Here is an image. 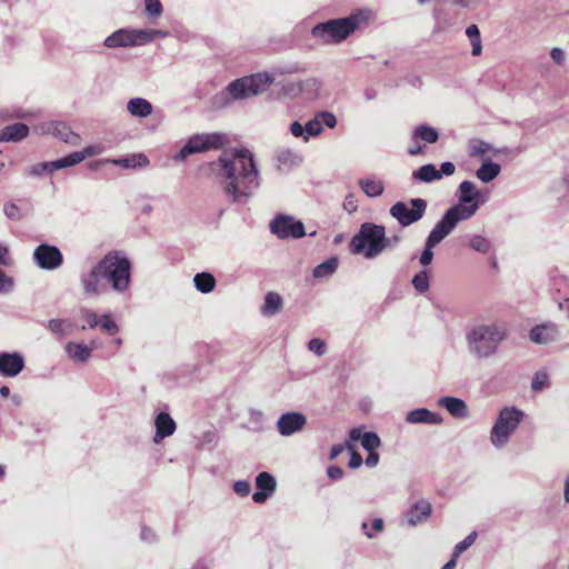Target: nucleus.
<instances>
[{
    "instance_id": "obj_1",
    "label": "nucleus",
    "mask_w": 569,
    "mask_h": 569,
    "mask_svg": "<svg viewBox=\"0 0 569 569\" xmlns=\"http://www.w3.org/2000/svg\"><path fill=\"white\" fill-rule=\"evenodd\" d=\"M207 168L209 176L232 203H247L260 187V172L252 152L247 148L224 150Z\"/></svg>"
},
{
    "instance_id": "obj_2",
    "label": "nucleus",
    "mask_w": 569,
    "mask_h": 569,
    "mask_svg": "<svg viewBox=\"0 0 569 569\" xmlns=\"http://www.w3.org/2000/svg\"><path fill=\"white\" fill-rule=\"evenodd\" d=\"M507 336V328L501 322L476 325L466 336L468 350L476 358H490L496 355Z\"/></svg>"
},
{
    "instance_id": "obj_3",
    "label": "nucleus",
    "mask_w": 569,
    "mask_h": 569,
    "mask_svg": "<svg viewBox=\"0 0 569 569\" xmlns=\"http://www.w3.org/2000/svg\"><path fill=\"white\" fill-rule=\"evenodd\" d=\"M367 19L368 14L359 10L345 18L317 23L311 29V36L322 44H339L360 28Z\"/></svg>"
},
{
    "instance_id": "obj_4",
    "label": "nucleus",
    "mask_w": 569,
    "mask_h": 569,
    "mask_svg": "<svg viewBox=\"0 0 569 569\" xmlns=\"http://www.w3.org/2000/svg\"><path fill=\"white\" fill-rule=\"evenodd\" d=\"M385 227L371 222L361 224L359 232L350 241V250L355 254L362 253L372 259L379 256L387 246Z\"/></svg>"
},
{
    "instance_id": "obj_5",
    "label": "nucleus",
    "mask_w": 569,
    "mask_h": 569,
    "mask_svg": "<svg viewBox=\"0 0 569 569\" xmlns=\"http://www.w3.org/2000/svg\"><path fill=\"white\" fill-rule=\"evenodd\" d=\"M99 270L114 291L123 293L129 289L131 262L127 257L110 252L99 261Z\"/></svg>"
},
{
    "instance_id": "obj_6",
    "label": "nucleus",
    "mask_w": 569,
    "mask_h": 569,
    "mask_svg": "<svg viewBox=\"0 0 569 569\" xmlns=\"http://www.w3.org/2000/svg\"><path fill=\"white\" fill-rule=\"evenodd\" d=\"M523 417L525 413L516 407L502 408L490 431L491 445L497 449L503 448Z\"/></svg>"
},
{
    "instance_id": "obj_7",
    "label": "nucleus",
    "mask_w": 569,
    "mask_h": 569,
    "mask_svg": "<svg viewBox=\"0 0 569 569\" xmlns=\"http://www.w3.org/2000/svg\"><path fill=\"white\" fill-rule=\"evenodd\" d=\"M229 142L228 136L221 132L193 134L187 140L180 151L173 156V160L182 162L191 154L221 149Z\"/></svg>"
},
{
    "instance_id": "obj_8",
    "label": "nucleus",
    "mask_w": 569,
    "mask_h": 569,
    "mask_svg": "<svg viewBox=\"0 0 569 569\" xmlns=\"http://www.w3.org/2000/svg\"><path fill=\"white\" fill-rule=\"evenodd\" d=\"M273 82V77L267 72H259L232 81L227 90L234 100L248 99L264 92Z\"/></svg>"
},
{
    "instance_id": "obj_9",
    "label": "nucleus",
    "mask_w": 569,
    "mask_h": 569,
    "mask_svg": "<svg viewBox=\"0 0 569 569\" xmlns=\"http://www.w3.org/2000/svg\"><path fill=\"white\" fill-rule=\"evenodd\" d=\"M427 207V201L421 198L399 201L393 203V218L401 227H409L423 218Z\"/></svg>"
},
{
    "instance_id": "obj_10",
    "label": "nucleus",
    "mask_w": 569,
    "mask_h": 569,
    "mask_svg": "<svg viewBox=\"0 0 569 569\" xmlns=\"http://www.w3.org/2000/svg\"><path fill=\"white\" fill-rule=\"evenodd\" d=\"M270 230L279 239L288 238H302L305 232V226L301 221L296 220L291 216L279 214L270 222Z\"/></svg>"
},
{
    "instance_id": "obj_11",
    "label": "nucleus",
    "mask_w": 569,
    "mask_h": 569,
    "mask_svg": "<svg viewBox=\"0 0 569 569\" xmlns=\"http://www.w3.org/2000/svg\"><path fill=\"white\" fill-rule=\"evenodd\" d=\"M34 263L43 270H56L63 263L60 249L48 243L39 244L33 251Z\"/></svg>"
},
{
    "instance_id": "obj_12",
    "label": "nucleus",
    "mask_w": 569,
    "mask_h": 569,
    "mask_svg": "<svg viewBox=\"0 0 569 569\" xmlns=\"http://www.w3.org/2000/svg\"><path fill=\"white\" fill-rule=\"evenodd\" d=\"M411 140L415 143L423 142L425 144H432L439 140V131L428 123H422L413 128ZM423 152V146L416 144L408 149L410 156H417Z\"/></svg>"
},
{
    "instance_id": "obj_13",
    "label": "nucleus",
    "mask_w": 569,
    "mask_h": 569,
    "mask_svg": "<svg viewBox=\"0 0 569 569\" xmlns=\"http://www.w3.org/2000/svg\"><path fill=\"white\" fill-rule=\"evenodd\" d=\"M432 511L431 503L426 499L416 501L407 511L401 526L416 527L429 520Z\"/></svg>"
},
{
    "instance_id": "obj_14",
    "label": "nucleus",
    "mask_w": 569,
    "mask_h": 569,
    "mask_svg": "<svg viewBox=\"0 0 569 569\" xmlns=\"http://www.w3.org/2000/svg\"><path fill=\"white\" fill-rule=\"evenodd\" d=\"M306 425L307 418L303 413L291 411L280 416L277 421V429L281 436L289 437L301 431Z\"/></svg>"
},
{
    "instance_id": "obj_15",
    "label": "nucleus",
    "mask_w": 569,
    "mask_h": 569,
    "mask_svg": "<svg viewBox=\"0 0 569 569\" xmlns=\"http://www.w3.org/2000/svg\"><path fill=\"white\" fill-rule=\"evenodd\" d=\"M24 368V359L18 352L0 353V375L3 377H16Z\"/></svg>"
},
{
    "instance_id": "obj_16",
    "label": "nucleus",
    "mask_w": 569,
    "mask_h": 569,
    "mask_svg": "<svg viewBox=\"0 0 569 569\" xmlns=\"http://www.w3.org/2000/svg\"><path fill=\"white\" fill-rule=\"evenodd\" d=\"M322 89V81L318 78H307L297 83H292L288 88V92L291 94L301 93L306 99L315 100L320 96Z\"/></svg>"
},
{
    "instance_id": "obj_17",
    "label": "nucleus",
    "mask_w": 569,
    "mask_h": 569,
    "mask_svg": "<svg viewBox=\"0 0 569 569\" xmlns=\"http://www.w3.org/2000/svg\"><path fill=\"white\" fill-rule=\"evenodd\" d=\"M530 340L538 345H549L559 337V329L552 322L536 326L530 330Z\"/></svg>"
},
{
    "instance_id": "obj_18",
    "label": "nucleus",
    "mask_w": 569,
    "mask_h": 569,
    "mask_svg": "<svg viewBox=\"0 0 569 569\" xmlns=\"http://www.w3.org/2000/svg\"><path fill=\"white\" fill-rule=\"evenodd\" d=\"M103 279L102 271L99 270V262L80 277L83 291L87 296H99L101 293L100 281Z\"/></svg>"
},
{
    "instance_id": "obj_19",
    "label": "nucleus",
    "mask_w": 569,
    "mask_h": 569,
    "mask_svg": "<svg viewBox=\"0 0 569 569\" xmlns=\"http://www.w3.org/2000/svg\"><path fill=\"white\" fill-rule=\"evenodd\" d=\"M274 160L278 170L288 171L302 162V156L290 148H278L274 151Z\"/></svg>"
},
{
    "instance_id": "obj_20",
    "label": "nucleus",
    "mask_w": 569,
    "mask_h": 569,
    "mask_svg": "<svg viewBox=\"0 0 569 569\" xmlns=\"http://www.w3.org/2000/svg\"><path fill=\"white\" fill-rule=\"evenodd\" d=\"M156 433L153 437L154 443H160L164 438L173 435L177 425L174 420L167 412H160L154 419Z\"/></svg>"
},
{
    "instance_id": "obj_21",
    "label": "nucleus",
    "mask_w": 569,
    "mask_h": 569,
    "mask_svg": "<svg viewBox=\"0 0 569 569\" xmlns=\"http://www.w3.org/2000/svg\"><path fill=\"white\" fill-rule=\"evenodd\" d=\"M457 226L446 213L442 218L436 223V226L430 231L429 239L430 246H437L446 237H448Z\"/></svg>"
},
{
    "instance_id": "obj_22",
    "label": "nucleus",
    "mask_w": 569,
    "mask_h": 569,
    "mask_svg": "<svg viewBox=\"0 0 569 569\" xmlns=\"http://www.w3.org/2000/svg\"><path fill=\"white\" fill-rule=\"evenodd\" d=\"M438 406L446 409L453 418L463 419L468 417V406L460 398L441 397L438 399Z\"/></svg>"
},
{
    "instance_id": "obj_23",
    "label": "nucleus",
    "mask_w": 569,
    "mask_h": 569,
    "mask_svg": "<svg viewBox=\"0 0 569 569\" xmlns=\"http://www.w3.org/2000/svg\"><path fill=\"white\" fill-rule=\"evenodd\" d=\"M406 421L412 425H440L443 421V419L437 412L430 411L426 408H418L407 413Z\"/></svg>"
},
{
    "instance_id": "obj_24",
    "label": "nucleus",
    "mask_w": 569,
    "mask_h": 569,
    "mask_svg": "<svg viewBox=\"0 0 569 569\" xmlns=\"http://www.w3.org/2000/svg\"><path fill=\"white\" fill-rule=\"evenodd\" d=\"M478 209L479 203L468 204L459 201L457 204L450 207L445 213L449 216L457 226L460 221L470 219Z\"/></svg>"
},
{
    "instance_id": "obj_25",
    "label": "nucleus",
    "mask_w": 569,
    "mask_h": 569,
    "mask_svg": "<svg viewBox=\"0 0 569 569\" xmlns=\"http://www.w3.org/2000/svg\"><path fill=\"white\" fill-rule=\"evenodd\" d=\"M132 47L152 42L156 38H167L168 31L158 29H131Z\"/></svg>"
},
{
    "instance_id": "obj_26",
    "label": "nucleus",
    "mask_w": 569,
    "mask_h": 569,
    "mask_svg": "<svg viewBox=\"0 0 569 569\" xmlns=\"http://www.w3.org/2000/svg\"><path fill=\"white\" fill-rule=\"evenodd\" d=\"M350 441H361V446L367 451H373L380 445V439L375 432H365L362 428H353L349 435Z\"/></svg>"
},
{
    "instance_id": "obj_27",
    "label": "nucleus",
    "mask_w": 569,
    "mask_h": 569,
    "mask_svg": "<svg viewBox=\"0 0 569 569\" xmlns=\"http://www.w3.org/2000/svg\"><path fill=\"white\" fill-rule=\"evenodd\" d=\"M29 133V127L24 123L17 122L4 127L0 130V142H19Z\"/></svg>"
},
{
    "instance_id": "obj_28",
    "label": "nucleus",
    "mask_w": 569,
    "mask_h": 569,
    "mask_svg": "<svg viewBox=\"0 0 569 569\" xmlns=\"http://www.w3.org/2000/svg\"><path fill=\"white\" fill-rule=\"evenodd\" d=\"M64 350L72 361L80 363H86L90 359L92 352L91 347L81 342L77 343L71 341L66 345Z\"/></svg>"
},
{
    "instance_id": "obj_29",
    "label": "nucleus",
    "mask_w": 569,
    "mask_h": 569,
    "mask_svg": "<svg viewBox=\"0 0 569 569\" xmlns=\"http://www.w3.org/2000/svg\"><path fill=\"white\" fill-rule=\"evenodd\" d=\"M127 111L136 118H147L153 111L152 104L144 98H132L127 102Z\"/></svg>"
},
{
    "instance_id": "obj_30",
    "label": "nucleus",
    "mask_w": 569,
    "mask_h": 569,
    "mask_svg": "<svg viewBox=\"0 0 569 569\" xmlns=\"http://www.w3.org/2000/svg\"><path fill=\"white\" fill-rule=\"evenodd\" d=\"M459 201L468 204L481 203V193L471 181H462L459 186Z\"/></svg>"
},
{
    "instance_id": "obj_31",
    "label": "nucleus",
    "mask_w": 569,
    "mask_h": 569,
    "mask_svg": "<svg viewBox=\"0 0 569 569\" xmlns=\"http://www.w3.org/2000/svg\"><path fill=\"white\" fill-rule=\"evenodd\" d=\"M104 46L108 48L132 47L131 29H120L106 38Z\"/></svg>"
},
{
    "instance_id": "obj_32",
    "label": "nucleus",
    "mask_w": 569,
    "mask_h": 569,
    "mask_svg": "<svg viewBox=\"0 0 569 569\" xmlns=\"http://www.w3.org/2000/svg\"><path fill=\"white\" fill-rule=\"evenodd\" d=\"M500 171V166L489 160L480 166V168L476 171V176L482 182L489 183L499 176Z\"/></svg>"
},
{
    "instance_id": "obj_33",
    "label": "nucleus",
    "mask_w": 569,
    "mask_h": 569,
    "mask_svg": "<svg viewBox=\"0 0 569 569\" xmlns=\"http://www.w3.org/2000/svg\"><path fill=\"white\" fill-rule=\"evenodd\" d=\"M31 207L29 199H19L17 202H7L3 206L4 214L12 220H19L22 217V210L27 211Z\"/></svg>"
},
{
    "instance_id": "obj_34",
    "label": "nucleus",
    "mask_w": 569,
    "mask_h": 569,
    "mask_svg": "<svg viewBox=\"0 0 569 569\" xmlns=\"http://www.w3.org/2000/svg\"><path fill=\"white\" fill-rule=\"evenodd\" d=\"M106 162H111L113 164L120 166L122 168H128V169L141 168V167H146L149 164L148 158L142 153L134 154V156L127 157V158H121V159H112V160L108 159V160H106Z\"/></svg>"
},
{
    "instance_id": "obj_35",
    "label": "nucleus",
    "mask_w": 569,
    "mask_h": 569,
    "mask_svg": "<svg viewBox=\"0 0 569 569\" xmlns=\"http://www.w3.org/2000/svg\"><path fill=\"white\" fill-rule=\"evenodd\" d=\"M412 176L413 179L427 183L441 179V172L431 163L420 167Z\"/></svg>"
},
{
    "instance_id": "obj_36",
    "label": "nucleus",
    "mask_w": 569,
    "mask_h": 569,
    "mask_svg": "<svg viewBox=\"0 0 569 569\" xmlns=\"http://www.w3.org/2000/svg\"><path fill=\"white\" fill-rule=\"evenodd\" d=\"M282 308V298L276 292H268L264 297V303L261 308V312L264 316H273L278 313Z\"/></svg>"
},
{
    "instance_id": "obj_37",
    "label": "nucleus",
    "mask_w": 569,
    "mask_h": 569,
    "mask_svg": "<svg viewBox=\"0 0 569 569\" xmlns=\"http://www.w3.org/2000/svg\"><path fill=\"white\" fill-rule=\"evenodd\" d=\"M385 530V521L381 518L363 520L361 531L368 539L377 538Z\"/></svg>"
},
{
    "instance_id": "obj_38",
    "label": "nucleus",
    "mask_w": 569,
    "mask_h": 569,
    "mask_svg": "<svg viewBox=\"0 0 569 569\" xmlns=\"http://www.w3.org/2000/svg\"><path fill=\"white\" fill-rule=\"evenodd\" d=\"M339 266V260L337 257H331L318 264L313 271L312 276L317 279L328 278L333 274Z\"/></svg>"
},
{
    "instance_id": "obj_39",
    "label": "nucleus",
    "mask_w": 569,
    "mask_h": 569,
    "mask_svg": "<svg viewBox=\"0 0 569 569\" xmlns=\"http://www.w3.org/2000/svg\"><path fill=\"white\" fill-rule=\"evenodd\" d=\"M47 328L58 337H64L74 330L73 323L68 319H51Z\"/></svg>"
},
{
    "instance_id": "obj_40",
    "label": "nucleus",
    "mask_w": 569,
    "mask_h": 569,
    "mask_svg": "<svg viewBox=\"0 0 569 569\" xmlns=\"http://www.w3.org/2000/svg\"><path fill=\"white\" fill-rule=\"evenodd\" d=\"M194 287L202 293H209L214 289L216 279L209 272L197 273L193 278Z\"/></svg>"
},
{
    "instance_id": "obj_41",
    "label": "nucleus",
    "mask_w": 569,
    "mask_h": 569,
    "mask_svg": "<svg viewBox=\"0 0 569 569\" xmlns=\"http://www.w3.org/2000/svg\"><path fill=\"white\" fill-rule=\"evenodd\" d=\"M466 36L470 40L472 50L471 54L473 57H479L482 52V41H481V34L480 30L477 24H470L466 29Z\"/></svg>"
},
{
    "instance_id": "obj_42",
    "label": "nucleus",
    "mask_w": 569,
    "mask_h": 569,
    "mask_svg": "<svg viewBox=\"0 0 569 569\" xmlns=\"http://www.w3.org/2000/svg\"><path fill=\"white\" fill-rule=\"evenodd\" d=\"M53 134L63 142H67L72 146H77L80 140V137L64 123H57L53 129Z\"/></svg>"
},
{
    "instance_id": "obj_43",
    "label": "nucleus",
    "mask_w": 569,
    "mask_h": 569,
    "mask_svg": "<svg viewBox=\"0 0 569 569\" xmlns=\"http://www.w3.org/2000/svg\"><path fill=\"white\" fill-rule=\"evenodd\" d=\"M82 161V157L78 154V151L72 152L66 157H62L58 160L50 161L51 170L57 171L60 169L69 168L76 166Z\"/></svg>"
},
{
    "instance_id": "obj_44",
    "label": "nucleus",
    "mask_w": 569,
    "mask_h": 569,
    "mask_svg": "<svg viewBox=\"0 0 569 569\" xmlns=\"http://www.w3.org/2000/svg\"><path fill=\"white\" fill-rule=\"evenodd\" d=\"M256 486L270 495H272L276 490V479L269 472H260L256 478Z\"/></svg>"
},
{
    "instance_id": "obj_45",
    "label": "nucleus",
    "mask_w": 569,
    "mask_h": 569,
    "mask_svg": "<svg viewBox=\"0 0 569 569\" xmlns=\"http://www.w3.org/2000/svg\"><path fill=\"white\" fill-rule=\"evenodd\" d=\"M360 188L368 197L380 196L383 191L381 181L373 179H361L359 181Z\"/></svg>"
},
{
    "instance_id": "obj_46",
    "label": "nucleus",
    "mask_w": 569,
    "mask_h": 569,
    "mask_svg": "<svg viewBox=\"0 0 569 569\" xmlns=\"http://www.w3.org/2000/svg\"><path fill=\"white\" fill-rule=\"evenodd\" d=\"M412 286L419 293H426L430 288L429 273L427 270H421L412 278Z\"/></svg>"
},
{
    "instance_id": "obj_47",
    "label": "nucleus",
    "mask_w": 569,
    "mask_h": 569,
    "mask_svg": "<svg viewBox=\"0 0 569 569\" xmlns=\"http://www.w3.org/2000/svg\"><path fill=\"white\" fill-rule=\"evenodd\" d=\"M470 247L480 253H488L491 248L490 241L480 234H475L470 238Z\"/></svg>"
},
{
    "instance_id": "obj_48",
    "label": "nucleus",
    "mask_w": 569,
    "mask_h": 569,
    "mask_svg": "<svg viewBox=\"0 0 569 569\" xmlns=\"http://www.w3.org/2000/svg\"><path fill=\"white\" fill-rule=\"evenodd\" d=\"M476 538H477V532L472 531L462 541L457 543L456 547H455L453 553H452V559H455L457 561L459 556L463 551H466L468 548H470L472 546V543L475 542Z\"/></svg>"
},
{
    "instance_id": "obj_49",
    "label": "nucleus",
    "mask_w": 569,
    "mask_h": 569,
    "mask_svg": "<svg viewBox=\"0 0 569 569\" xmlns=\"http://www.w3.org/2000/svg\"><path fill=\"white\" fill-rule=\"evenodd\" d=\"M305 129L308 140H310L311 137H318L323 130L317 114L305 123Z\"/></svg>"
},
{
    "instance_id": "obj_50",
    "label": "nucleus",
    "mask_w": 569,
    "mask_h": 569,
    "mask_svg": "<svg viewBox=\"0 0 569 569\" xmlns=\"http://www.w3.org/2000/svg\"><path fill=\"white\" fill-rule=\"evenodd\" d=\"M98 326L101 327L102 330L107 331L109 335H116L119 331V327L116 321L110 317V315H102L99 318Z\"/></svg>"
},
{
    "instance_id": "obj_51",
    "label": "nucleus",
    "mask_w": 569,
    "mask_h": 569,
    "mask_svg": "<svg viewBox=\"0 0 569 569\" xmlns=\"http://www.w3.org/2000/svg\"><path fill=\"white\" fill-rule=\"evenodd\" d=\"M144 10L150 18H159L162 13L160 0H144Z\"/></svg>"
},
{
    "instance_id": "obj_52",
    "label": "nucleus",
    "mask_w": 569,
    "mask_h": 569,
    "mask_svg": "<svg viewBox=\"0 0 569 569\" xmlns=\"http://www.w3.org/2000/svg\"><path fill=\"white\" fill-rule=\"evenodd\" d=\"M289 132L291 133L292 137L301 139L303 142L309 141L305 129V124H302L299 121H293L290 123Z\"/></svg>"
},
{
    "instance_id": "obj_53",
    "label": "nucleus",
    "mask_w": 569,
    "mask_h": 569,
    "mask_svg": "<svg viewBox=\"0 0 569 569\" xmlns=\"http://www.w3.org/2000/svg\"><path fill=\"white\" fill-rule=\"evenodd\" d=\"M317 117L321 123V127L327 126L332 129L337 126V118L332 112L329 111H320L317 113Z\"/></svg>"
},
{
    "instance_id": "obj_54",
    "label": "nucleus",
    "mask_w": 569,
    "mask_h": 569,
    "mask_svg": "<svg viewBox=\"0 0 569 569\" xmlns=\"http://www.w3.org/2000/svg\"><path fill=\"white\" fill-rule=\"evenodd\" d=\"M490 150L489 143L482 140H475L470 143V154L471 156H482Z\"/></svg>"
},
{
    "instance_id": "obj_55",
    "label": "nucleus",
    "mask_w": 569,
    "mask_h": 569,
    "mask_svg": "<svg viewBox=\"0 0 569 569\" xmlns=\"http://www.w3.org/2000/svg\"><path fill=\"white\" fill-rule=\"evenodd\" d=\"M548 383V375L543 371H539L535 375L531 388L535 391H541Z\"/></svg>"
},
{
    "instance_id": "obj_56",
    "label": "nucleus",
    "mask_w": 569,
    "mask_h": 569,
    "mask_svg": "<svg viewBox=\"0 0 569 569\" xmlns=\"http://www.w3.org/2000/svg\"><path fill=\"white\" fill-rule=\"evenodd\" d=\"M308 349L318 357H321L326 352V343L321 339L313 338L308 342Z\"/></svg>"
},
{
    "instance_id": "obj_57",
    "label": "nucleus",
    "mask_w": 569,
    "mask_h": 569,
    "mask_svg": "<svg viewBox=\"0 0 569 569\" xmlns=\"http://www.w3.org/2000/svg\"><path fill=\"white\" fill-rule=\"evenodd\" d=\"M104 151V147L102 144L88 146L83 150L78 151V154L82 157V161L86 158L101 154Z\"/></svg>"
},
{
    "instance_id": "obj_58",
    "label": "nucleus",
    "mask_w": 569,
    "mask_h": 569,
    "mask_svg": "<svg viewBox=\"0 0 569 569\" xmlns=\"http://www.w3.org/2000/svg\"><path fill=\"white\" fill-rule=\"evenodd\" d=\"M436 246H430L429 244V239L427 238L426 240V244H425V249L420 256V263L426 267L428 264H430L432 262V259H433V251L432 249L435 248Z\"/></svg>"
},
{
    "instance_id": "obj_59",
    "label": "nucleus",
    "mask_w": 569,
    "mask_h": 569,
    "mask_svg": "<svg viewBox=\"0 0 569 569\" xmlns=\"http://www.w3.org/2000/svg\"><path fill=\"white\" fill-rule=\"evenodd\" d=\"M80 315L87 320L89 328H96L98 326L100 317H98L94 311L82 308L80 309Z\"/></svg>"
},
{
    "instance_id": "obj_60",
    "label": "nucleus",
    "mask_w": 569,
    "mask_h": 569,
    "mask_svg": "<svg viewBox=\"0 0 569 569\" xmlns=\"http://www.w3.org/2000/svg\"><path fill=\"white\" fill-rule=\"evenodd\" d=\"M233 490L237 495L246 497L250 493L251 486L247 480H238L233 483Z\"/></svg>"
},
{
    "instance_id": "obj_61",
    "label": "nucleus",
    "mask_w": 569,
    "mask_h": 569,
    "mask_svg": "<svg viewBox=\"0 0 569 569\" xmlns=\"http://www.w3.org/2000/svg\"><path fill=\"white\" fill-rule=\"evenodd\" d=\"M43 172H49V173L53 172V170H51L50 162H41V163L34 164L29 171V173L32 176H41Z\"/></svg>"
},
{
    "instance_id": "obj_62",
    "label": "nucleus",
    "mask_w": 569,
    "mask_h": 569,
    "mask_svg": "<svg viewBox=\"0 0 569 569\" xmlns=\"http://www.w3.org/2000/svg\"><path fill=\"white\" fill-rule=\"evenodd\" d=\"M347 448L351 450L349 467L352 469L360 467L362 463V457L353 450V447L350 443H347Z\"/></svg>"
},
{
    "instance_id": "obj_63",
    "label": "nucleus",
    "mask_w": 569,
    "mask_h": 569,
    "mask_svg": "<svg viewBox=\"0 0 569 569\" xmlns=\"http://www.w3.org/2000/svg\"><path fill=\"white\" fill-rule=\"evenodd\" d=\"M550 57L557 64H562L566 60V53L561 48H553L550 51Z\"/></svg>"
},
{
    "instance_id": "obj_64",
    "label": "nucleus",
    "mask_w": 569,
    "mask_h": 569,
    "mask_svg": "<svg viewBox=\"0 0 569 569\" xmlns=\"http://www.w3.org/2000/svg\"><path fill=\"white\" fill-rule=\"evenodd\" d=\"M343 208L349 213H352L357 210L358 206H357V200H356L355 196L349 194L346 197V199L343 201Z\"/></svg>"
}]
</instances>
